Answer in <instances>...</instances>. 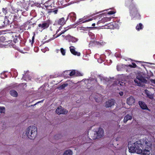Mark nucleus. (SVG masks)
I'll list each match as a JSON object with an SVG mask.
<instances>
[{
	"label": "nucleus",
	"instance_id": "50",
	"mask_svg": "<svg viewBox=\"0 0 155 155\" xmlns=\"http://www.w3.org/2000/svg\"><path fill=\"white\" fill-rule=\"evenodd\" d=\"M77 74H78V75L79 76H82L81 74L79 72Z\"/></svg>",
	"mask_w": 155,
	"mask_h": 155
},
{
	"label": "nucleus",
	"instance_id": "18",
	"mask_svg": "<svg viewBox=\"0 0 155 155\" xmlns=\"http://www.w3.org/2000/svg\"><path fill=\"white\" fill-rule=\"evenodd\" d=\"M139 104L140 107L143 110H148V108L146 104L143 102L142 101H139L138 102Z\"/></svg>",
	"mask_w": 155,
	"mask_h": 155
},
{
	"label": "nucleus",
	"instance_id": "56",
	"mask_svg": "<svg viewBox=\"0 0 155 155\" xmlns=\"http://www.w3.org/2000/svg\"><path fill=\"white\" fill-rule=\"evenodd\" d=\"M92 28L91 27H89L88 28Z\"/></svg>",
	"mask_w": 155,
	"mask_h": 155
},
{
	"label": "nucleus",
	"instance_id": "45",
	"mask_svg": "<svg viewBox=\"0 0 155 155\" xmlns=\"http://www.w3.org/2000/svg\"><path fill=\"white\" fill-rule=\"evenodd\" d=\"M35 36H33L32 38V42L31 43H33L34 41Z\"/></svg>",
	"mask_w": 155,
	"mask_h": 155
},
{
	"label": "nucleus",
	"instance_id": "25",
	"mask_svg": "<svg viewBox=\"0 0 155 155\" xmlns=\"http://www.w3.org/2000/svg\"><path fill=\"white\" fill-rule=\"evenodd\" d=\"M10 94L12 96L16 97L18 96V94L17 92L14 90H12L9 92Z\"/></svg>",
	"mask_w": 155,
	"mask_h": 155
},
{
	"label": "nucleus",
	"instance_id": "6",
	"mask_svg": "<svg viewBox=\"0 0 155 155\" xmlns=\"http://www.w3.org/2000/svg\"><path fill=\"white\" fill-rule=\"evenodd\" d=\"M15 36L13 37L12 39L10 40H7L6 41V43L5 44L6 45V46H8L9 47L12 46L13 47H15V45L13 43V42L16 43V42L18 41L20 39L18 36L15 33Z\"/></svg>",
	"mask_w": 155,
	"mask_h": 155
},
{
	"label": "nucleus",
	"instance_id": "12",
	"mask_svg": "<svg viewBox=\"0 0 155 155\" xmlns=\"http://www.w3.org/2000/svg\"><path fill=\"white\" fill-rule=\"evenodd\" d=\"M69 15H68L66 19L64 17H62L60 18L58 21V24L61 25H64L66 24V21L69 19Z\"/></svg>",
	"mask_w": 155,
	"mask_h": 155
},
{
	"label": "nucleus",
	"instance_id": "11",
	"mask_svg": "<svg viewBox=\"0 0 155 155\" xmlns=\"http://www.w3.org/2000/svg\"><path fill=\"white\" fill-rule=\"evenodd\" d=\"M49 26V24L47 22L44 21L42 23L39 24L38 27L37 28V29L43 30L48 28Z\"/></svg>",
	"mask_w": 155,
	"mask_h": 155
},
{
	"label": "nucleus",
	"instance_id": "52",
	"mask_svg": "<svg viewBox=\"0 0 155 155\" xmlns=\"http://www.w3.org/2000/svg\"><path fill=\"white\" fill-rule=\"evenodd\" d=\"M22 84L23 85H26V83H22Z\"/></svg>",
	"mask_w": 155,
	"mask_h": 155
},
{
	"label": "nucleus",
	"instance_id": "34",
	"mask_svg": "<svg viewBox=\"0 0 155 155\" xmlns=\"http://www.w3.org/2000/svg\"><path fill=\"white\" fill-rule=\"evenodd\" d=\"M132 61H133L134 62H135L138 65H140L141 66H143V64L142 63H143V62L141 61H136V60H132Z\"/></svg>",
	"mask_w": 155,
	"mask_h": 155
},
{
	"label": "nucleus",
	"instance_id": "13",
	"mask_svg": "<svg viewBox=\"0 0 155 155\" xmlns=\"http://www.w3.org/2000/svg\"><path fill=\"white\" fill-rule=\"evenodd\" d=\"M115 103V101L114 99L109 100L106 102L105 107L107 108L111 107Z\"/></svg>",
	"mask_w": 155,
	"mask_h": 155
},
{
	"label": "nucleus",
	"instance_id": "60",
	"mask_svg": "<svg viewBox=\"0 0 155 155\" xmlns=\"http://www.w3.org/2000/svg\"><path fill=\"white\" fill-rule=\"evenodd\" d=\"M131 0V1L132 2V1H133V0Z\"/></svg>",
	"mask_w": 155,
	"mask_h": 155
},
{
	"label": "nucleus",
	"instance_id": "20",
	"mask_svg": "<svg viewBox=\"0 0 155 155\" xmlns=\"http://www.w3.org/2000/svg\"><path fill=\"white\" fill-rule=\"evenodd\" d=\"M68 15L70 16V19L72 21H74L76 19V15L74 12L70 13Z\"/></svg>",
	"mask_w": 155,
	"mask_h": 155
},
{
	"label": "nucleus",
	"instance_id": "15",
	"mask_svg": "<svg viewBox=\"0 0 155 155\" xmlns=\"http://www.w3.org/2000/svg\"><path fill=\"white\" fill-rule=\"evenodd\" d=\"M71 53L74 55L80 56L81 53L79 52H78L75 50V48L72 46H71L69 47Z\"/></svg>",
	"mask_w": 155,
	"mask_h": 155
},
{
	"label": "nucleus",
	"instance_id": "55",
	"mask_svg": "<svg viewBox=\"0 0 155 155\" xmlns=\"http://www.w3.org/2000/svg\"><path fill=\"white\" fill-rule=\"evenodd\" d=\"M35 25V23H33L32 24V25Z\"/></svg>",
	"mask_w": 155,
	"mask_h": 155
},
{
	"label": "nucleus",
	"instance_id": "30",
	"mask_svg": "<svg viewBox=\"0 0 155 155\" xmlns=\"http://www.w3.org/2000/svg\"><path fill=\"white\" fill-rule=\"evenodd\" d=\"M72 152L70 150L66 151L64 153V155H72Z\"/></svg>",
	"mask_w": 155,
	"mask_h": 155
},
{
	"label": "nucleus",
	"instance_id": "33",
	"mask_svg": "<svg viewBox=\"0 0 155 155\" xmlns=\"http://www.w3.org/2000/svg\"><path fill=\"white\" fill-rule=\"evenodd\" d=\"M132 64H129L128 66L130 68H136L138 67L136 64L134 62L132 63Z\"/></svg>",
	"mask_w": 155,
	"mask_h": 155
},
{
	"label": "nucleus",
	"instance_id": "10",
	"mask_svg": "<svg viewBox=\"0 0 155 155\" xmlns=\"http://www.w3.org/2000/svg\"><path fill=\"white\" fill-rule=\"evenodd\" d=\"M19 19H15L13 21L10 23V27L12 28H16L19 27L20 26V24L18 23V21Z\"/></svg>",
	"mask_w": 155,
	"mask_h": 155
},
{
	"label": "nucleus",
	"instance_id": "24",
	"mask_svg": "<svg viewBox=\"0 0 155 155\" xmlns=\"http://www.w3.org/2000/svg\"><path fill=\"white\" fill-rule=\"evenodd\" d=\"M10 8L8 6L6 8H3L2 9V12H3L2 14H4V15H6L8 14V13L9 12V10Z\"/></svg>",
	"mask_w": 155,
	"mask_h": 155
},
{
	"label": "nucleus",
	"instance_id": "43",
	"mask_svg": "<svg viewBox=\"0 0 155 155\" xmlns=\"http://www.w3.org/2000/svg\"><path fill=\"white\" fill-rule=\"evenodd\" d=\"M99 77L100 78V80H101V81H102V80H104V78L103 77H102L101 76H99Z\"/></svg>",
	"mask_w": 155,
	"mask_h": 155
},
{
	"label": "nucleus",
	"instance_id": "54",
	"mask_svg": "<svg viewBox=\"0 0 155 155\" xmlns=\"http://www.w3.org/2000/svg\"><path fill=\"white\" fill-rule=\"evenodd\" d=\"M20 31H21V32H23L24 31V30H23V29H21V28H20Z\"/></svg>",
	"mask_w": 155,
	"mask_h": 155
},
{
	"label": "nucleus",
	"instance_id": "40",
	"mask_svg": "<svg viewBox=\"0 0 155 155\" xmlns=\"http://www.w3.org/2000/svg\"><path fill=\"white\" fill-rule=\"evenodd\" d=\"M69 28L68 29H65L64 30H63L61 32V35L62 34H64L65 32H66L67 31H68V30Z\"/></svg>",
	"mask_w": 155,
	"mask_h": 155
},
{
	"label": "nucleus",
	"instance_id": "32",
	"mask_svg": "<svg viewBox=\"0 0 155 155\" xmlns=\"http://www.w3.org/2000/svg\"><path fill=\"white\" fill-rule=\"evenodd\" d=\"M94 43L95 45H102L104 44V42H99V41H94Z\"/></svg>",
	"mask_w": 155,
	"mask_h": 155
},
{
	"label": "nucleus",
	"instance_id": "22",
	"mask_svg": "<svg viewBox=\"0 0 155 155\" xmlns=\"http://www.w3.org/2000/svg\"><path fill=\"white\" fill-rule=\"evenodd\" d=\"M111 18L105 17L102 18L101 20L98 21L97 24L101 23H104L105 22L110 21L111 20Z\"/></svg>",
	"mask_w": 155,
	"mask_h": 155
},
{
	"label": "nucleus",
	"instance_id": "27",
	"mask_svg": "<svg viewBox=\"0 0 155 155\" xmlns=\"http://www.w3.org/2000/svg\"><path fill=\"white\" fill-rule=\"evenodd\" d=\"M132 119V117L131 115H130L129 114H127L126 116H125L124 119V123H126L127 122V121L129 120H131Z\"/></svg>",
	"mask_w": 155,
	"mask_h": 155
},
{
	"label": "nucleus",
	"instance_id": "4",
	"mask_svg": "<svg viewBox=\"0 0 155 155\" xmlns=\"http://www.w3.org/2000/svg\"><path fill=\"white\" fill-rule=\"evenodd\" d=\"M15 36V33H8L6 34L5 36L0 35V41L1 42H6L7 40H10L14 37Z\"/></svg>",
	"mask_w": 155,
	"mask_h": 155
},
{
	"label": "nucleus",
	"instance_id": "37",
	"mask_svg": "<svg viewBox=\"0 0 155 155\" xmlns=\"http://www.w3.org/2000/svg\"><path fill=\"white\" fill-rule=\"evenodd\" d=\"M60 51L62 54L63 55H64L65 54V51L63 48H61L60 49Z\"/></svg>",
	"mask_w": 155,
	"mask_h": 155
},
{
	"label": "nucleus",
	"instance_id": "28",
	"mask_svg": "<svg viewBox=\"0 0 155 155\" xmlns=\"http://www.w3.org/2000/svg\"><path fill=\"white\" fill-rule=\"evenodd\" d=\"M126 82V81L125 80H122L121 81H119V82L118 83V86L120 85L123 87V88H124V87L125 86Z\"/></svg>",
	"mask_w": 155,
	"mask_h": 155
},
{
	"label": "nucleus",
	"instance_id": "59",
	"mask_svg": "<svg viewBox=\"0 0 155 155\" xmlns=\"http://www.w3.org/2000/svg\"><path fill=\"white\" fill-rule=\"evenodd\" d=\"M31 28V27H28L29 28Z\"/></svg>",
	"mask_w": 155,
	"mask_h": 155
},
{
	"label": "nucleus",
	"instance_id": "19",
	"mask_svg": "<svg viewBox=\"0 0 155 155\" xmlns=\"http://www.w3.org/2000/svg\"><path fill=\"white\" fill-rule=\"evenodd\" d=\"M5 16L4 14H2V12L0 13V24H1V26H4L5 25L4 23V18Z\"/></svg>",
	"mask_w": 155,
	"mask_h": 155
},
{
	"label": "nucleus",
	"instance_id": "21",
	"mask_svg": "<svg viewBox=\"0 0 155 155\" xmlns=\"http://www.w3.org/2000/svg\"><path fill=\"white\" fill-rule=\"evenodd\" d=\"M88 84H87V85L89 86V84H91L92 85L90 86V87H91L92 86V84H94V83H97V81L96 78H90L88 80Z\"/></svg>",
	"mask_w": 155,
	"mask_h": 155
},
{
	"label": "nucleus",
	"instance_id": "46",
	"mask_svg": "<svg viewBox=\"0 0 155 155\" xmlns=\"http://www.w3.org/2000/svg\"><path fill=\"white\" fill-rule=\"evenodd\" d=\"M110 26V28H114V26L112 24H110V25L108 26V27Z\"/></svg>",
	"mask_w": 155,
	"mask_h": 155
},
{
	"label": "nucleus",
	"instance_id": "8",
	"mask_svg": "<svg viewBox=\"0 0 155 155\" xmlns=\"http://www.w3.org/2000/svg\"><path fill=\"white\" fill-rule=\"evenodd\" d=\"M11 14L7 15L5 17L7 18L8 22V24H10L12 21L16 18L17 19V16L13 15V14Z\"/></svg>",
	"mask_w": 155,
	"mask_h": 155
},
{
	"label": "nucleus",
	"instance_id": "26",
	"mask_svg": "<svg viewBox=\"0 0 155 155\" xmlns=\"http://www.w3.org/2000/svg\"><path fill=\"white\" fill-rule=\"evenodd\" d=\"M145 94L147 95V97H148L150 99H153V98L154 96L152 94H150V91L146 90H145Z\"/></svg>",
	"mask_w": 155,
	"mask_h": 155
},
{
	"label": "nucleus",
	"instance_id": "51",
	"mask_svg": "<svg viewBox=\"0 0 155 155\" xmlns=\"http://www.w3.org/2000/svg\"><path fill=\"white\" fill-rule=\"evenodd\" d=\"M60 50L59 49H56V51L57 53H58V52L60 51Z\"/></svg>",
	"mask_w": 155,
	"mask_h": 155
},
{
	"label": "nucleus",
	"instance_id": "49",
	"mask_svg": "<svg viewBox=\"0 0 155 155\" xmlns=\"http://www.w3.org/2000/svg\"><path fill=\"white\" fill-rule=\"evenodd\" d=\"M59 29H58L56 31V34H55V35L56 34H58V32L59 31Z\"/></svg>",
	"mask_w": 155,
	"mask_h": 155
},
{
	"label": "nucleus",
	"instance_id": "41",
	"mask_svg": "<svg viewBox=\"0 0 155 155\" xmlns=\"http://www.w3.org/2000/svg\"><path fill=\"white\" fill-rule=\"evenodd\" d=\"M61 35V33L60 32V33L58 34L56 36L55 35H54V38H57L59 37Z\"/></svg>",
	"mask_w": 155,
	"mask_h": 155
},
{
	"label": "nucleus",
	"instance_id": "58",
	"mask_svg": "<svg viewBox=\"0 0 155 155\" xmlns=\"http://www.w3.org/2000/svg\"><path fill=\"white\" fill-rule=\"evenodd\" d=\"M30 22L31 23V22H29V23H30Z\"/></svg>",
	"mask_w": 155,
	"mask_h": 155
},
{
	"label": "nucleus",
	"instance_id": "23",
	"mask_svg": "<svg viewBox=\"0 0 155 155\" xmlns=\"http://www.w3.org/2000/svg\"><path fill=\"white\" fill-rule=\"evenodd\" d=\"M93 19L92 18H90L88 20H84V19H79V20L77 21V23H76V24L86 22L92 21Z\"/></svg>",
	"mask_w": 155,
	"mask_h": 155
},
{
	"label": "nucleus",
	"instance_id": "36",
	"mask_svg": "<svg viewBox=\"0 0 155 155\" xmlns=\"http://www.w3.org/2000/svg\"><path fill=\"white\" fill-rule=\"evenodd\" d=\"M116 12V11L114 10L113 11H110L107 12V14L109 15H113Z\"/></svg>",
	"mask_w": 155,
	"mask_h": 155
},
{
	"label": "nucleus",
	"instance_id": "57",
	"mask_svg": "<svg viewBox=\"0 0 155 155\" xmlns=\"http://www.w3.org/2000/svg\"><path fill=\"white\" fill-rule=\"evenodd\" d=\"M62 37H64V35H62Z\"/></svg>",
	"mask_w": 155,
	"mask_h": 155
},
{
	"label": "nucleus",
	"instance_id": "35",
	"mask_svg": "<svg viewBox=\"0 0 155 155\" xmlns=\"http://www.w3.org/2000/svg\"><path fill=\"white\" fill-rule=\"evenodd\" d=\"M58 12V9H56L54 10L52 9L51 11L49 12L54 13V14H55L57 13Z\"/></svg>",
	"mask_w": 155,
	"mask_h": 155
},
{
	"label": "nucleus",
	"instance_id": "39",
	"mask_svg": "<svg viewBox=\"0 0 155 155\" xmlns=\"http://www.w3.org/2000/svg\"><path fill=\"white\" fill-rule=\"evenodd\" d=\"M75 70H73L71 71L69 74V75L70 76H72L74 75H75Z\"/></svg>",
	"mask_w": 155,
	"mask_h": 155
},
{
	"label": "nucleus",
	"instance_id": "47",
	"mask_svg": "<svg viewBox=\"0 0 155 155\" xmlns=\"http://www.w3.org/2000/svg\"><path fill=\"white\" fill-rule=\"evenodd\" d=\"M5 108L4 107H0V111L1 112V111L3 110V109H4Z\"/></svg>",
	"mask_w": 155,
	"mask_h": 155
},
{
	"label": "nucleus",
	"instance_id": "42",
	"mask_svg": "<svg viewBox=\"0 0 155 155\" xmlns=\"http://www.w3.org/2000/svg\"><path fill=\"white\" fill-rule=\"evenodd\" d=\"M150 81L152 83H153L155 84V79L154 80L153 79H151Z\"/></svg>",
	"mask_w": 155,
	"mask_h": 155
},
{
	"label": "nucleus",
	"instance_id": "5",
	"mask_svg": "<svg viewBox=\"0 0 155 155\" xmlns=\"http://www.w3.org/2000/svg\"><path fill=\"white\" fill-rule=\"evenodd\" d=\"M93 133L91 134L92 139L95 140L101 138L104 134V130L102 128H99L98 130L96 131L93 132Z\"/></svg>",
	"mask_w": 155,
	"mask_h": 155
},
{
	"label": "nucleus",
	"instance_id": "38",
	"mask_svg": "<svg viewBox=\"0 0 155 155\" xmlns=\"http://www.w3.org/2000/svg\"><path fill=\"white\" fill-rule=\"evenodd\" d=\"M3 42L0 41V48H5L6 45L4 44Z\"/></svg>",
	"mask_w": 155,
	"mask_h": 155
},
{
	"label": "nucleus",
	"instance_id": "7",
	"mask_svg": "<svg viewBox=\"0 0 155 155\" xmlns=\"http://www.w3.org/2000/svg\"><path fill=\"white\" fill-rule=\"evenodd\" d=\"M146 80L141 75H139L137 77V78L134 80V82L140 86H143V84L147 82Z\"/></svg>",
	"mask_w": 155,
	"mask_h": 155
},
{
	"label": "nucleus",
	"instance_id": "17",
	"mask_svg": "<svg viewBox=\"0 0 155 155\" xmlns=\"http://www.w3.org/2000/svg\"><path fill=\"white\" fill-rule=\"evenodd\" d=\"M135 99L132 96H130L127 99V103L129 105H131L134 103Z\"/></svg>",
	"mask_w": 155,
	"mask_h": 155
},
{
	"label": "nucleus",
	"instance_id": "3",
	"mask_svg": "<svg viewBox=\"0 0 155 155\" xmlns=\"http://www.w3.org/2000/svg\"><path fill=\"white\" fill-rule=\"evenodd\" d=\"M130 15L133 18H135L137 19H140V15L136 6L131 5L129 8Z\"/></svg>",
	"mask_w": 155,
	"mask_h": 155
},
{
	"label": "nucleus",
	"instance_id": "16",
	"mask_svg": "<svg viewBox=\"0 0 155 155\" xmlns=\"http://www.w3.org/2000/svg\"><path fill=\"white\" fill-rule=\"evenodd\" d=\"M65 37L68 40L69 42L71 41L73 43L76 42L78 40L77 38L71 36L70 35H67L66 36H65Z\"/></svg>",
	"mask_w": 155,
	"mask_h": 155
},
{
	"label": "nucleus",
	"instance_id": "29",
	"mask_svg": "<svg viewBox=\"0 0 155 155\" xmlns=\"http://www.w3.org/2000/svg\"><path fill=\"white\" fill-rule=\"evenodd\" d=\"M143 28V26L141 23H140L139 25H137L136 26V28L138 31L142 29Z\"/></svg>",
	"mask_w": 155,
	"mask_h": 155
},
{
	"label": "nucleus",
	"instance_id": "48",
	"mask_svg": "<svg viewBox=\"0 0 155 155\" xmlns=\"http://www.w3.org/2000/svg\"><path fill=\"white\" fill-rule=\"evenodd\" d=\"M123 92H121L120 93V96H122L123 95Z\"/></svg>",
	"mask_w": 155,
	"mask_h": 155
},
{
	"label": "nucleus",
	"instance_id": "1",
	"mask_svg": "<svg viewBox=\"0 0 155 155\" xmlns=\"http://www.w3.org/2000/svg\"><path fill=\"white\" fill-rule=\"evenodd\" d=\"M128 146L129 152L142 153L143 155H150L151 149L150 142L144 139H141L134 143L130 141L128 143Z\"/></svg>",
	"mask_w": 155,
	"mask_h": 155
},
{
	"label": "nucleus",
	"instance_id": "2",
	"mask_svg": "<svg viewBox=\"0 0 155 155\" xmlns=\"http://www.w3.org/2000/svg\"><path fill=\"white\" fill-rule=\"evenodd\" d=\"M37 134V128L35 126H30L26 129V134L28 138L30 139H34Z\"/></svg>",
	"mask_w": 155,
	"mask_h": 155
},
{
	"label": "nucleus",
	"instance_id": "9",
	"mask_svg": "<svg viewBox=\"0 0 155 155\" xmlns=\"http://www.w3.org/2000/svg\"><path fill=\"white\" fill-rule=\"evenodd\" d=\"M68 111L66 109L63 108L61 106L58 107L56 110V113L59 115L63 114H66Z\"/></svg>",
	"mask_w": 155,
	"mask_h": 155
},
{
	"label": "nucleus",
	"instance_id": "14",
	"mask_svg": "<svg viewBox=\"0 0 155 155\" xmlns=\"http://www.w3.org/2000/svg\"><path fill=\"white\" fill-rule=\"evenodd\" d=\"M8 7L10 8L9 12L12 14H14L15 13H17L20 10L19 9L16 8L11 5H10Z\"/></svg>",
	"mask_w": 155,
	"mask_h": 155
},
{
	"label": "nucleus",
	"instance_id": "31",
	"mask_svg": "<svg viewBox=\"0 0 155 155\" xmlns=\"http://www.w3.org/2000/svg\"><path fill=\"white\" fill-rule=\"evenodd\" d=\"M68 85V84H64L60 85L58 88L60 90L63 89H64L65 87H67Z\"/></svg>",
	"mask_w": 155,
	"mask_h": 155
},
{
	"label": "nucleus",
	"instance_id": "44",
	"mask_svg": "<svg viewBox=\"0 0 155 155\" xmlns=\"http://www.w3.org/2000/svg\"><path fill=\"white\" fill-rule=\"evenodd\" d=\"M44 101V100H41V101H38V102H37V103H35V104L34 105H31L32 106H34V105H36L38 103H40V102H43V101Z\"/></svg>",
	"mask_w": 155,
	"mask_h": 155
},
{
	"label": "nucleus",
	"instance_id": "53",
	"mask_svg": "<svg viewBox=\"0 0 155 155\" xmlns=\"http://www.w3.org/2000/svg\"><path fill=\"white\" fill-rule=\"evenodd\" d=\"M95 23H93L92 25V26H95Z\"/></svg>",
	"mask_w": 155,
	"mask_h": 155
}]
</instances>
